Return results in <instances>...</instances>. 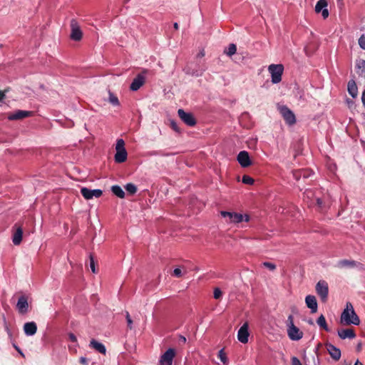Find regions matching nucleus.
Here are the masks:
<instances>
[{
	"mask_svg": "<svg viewBox=\"0 0 365 365\" xmlns=\"http://www.w3.org/2000/svg\"><path fill=\"white\" fill-rule=\"evenodd\" d=\"M305 303L308 308L311 309L312 313H315L317 311V302L314 295H307L305 298Z\"/></svg>",
	"mask_w": 365,
	"mask_h": 365,
	"instance_id": "nucleus-19",
	"label": "nucleus"
},
{
	"mask_svg": "<svg viewBox=\"0 0 365 365\" xmlns=\"http://www.w3.org/2000/svg\"><path fill=\"white\" fill-rule=\"evenodd\" d=\"M237 51V46L234 43H230L227 48V50L225 51V53L228 56H232V55H234Z\"/></svg>",
	"mask_w": 365,
	"mask_h": 365,
	"instance_id": "nucleus-31",
	"label": "nucleus"
},
{
	"mask_svg": "<svg viewBox=\"0 0 365 365\" xmlns=\"http://www.w3.org/2000/svg\"><path fill=\"white\" fill-rule=\"evenodd\" d=\"M16 230L14 231L12 237V242L15 245H19L22 241L23 229L21 226L14 225Z\"/></svg>",
	"mask_w": 365,
	"mask_h": 365,
	"instance_id": "nucleus-17",
	"label": "nucleus"
},
{
	"mask_svg": "<svg viewBox=\"0 0 365 365\" xmlns=\"http://www.w3.org/2000/svg\"><path fill=\"white\" fill-rule=\"evenodd\" d=\"M222 292L220 290V288H215L214 289V292H213V297L215 299H219L222 297Z\"/></svg>",
	"mask_w": 365,
	"mask_h": 365,
	"instance_id": "nucleus-36",
	"label": "nucleus"
},
{
	"mask_svg": "<svg viewBox=\"0 0 365 365\" xmlns=\"http://www.w3.org/2000/svg\"><path fill=\"white\" fill-rule=\"evenodd\" d=\"M268 71L271 74L273 83H278L282 81V76L284 71L282 64H271L268 67Z\"/></svg>",
	"mask_w": 365,
	"mask_h": 365,
	"instance_id": "nucleus-3",
	"label": "nucleus"
},
{
	"mask_svg": "<svg viewBox=\"0 0 365 365\" xmlns=\"http://www.w3.org/2000/svg\"><path fill=\"white\" fill-rule=\"evenodd\" d=\"M287 323L288 327H289V326H292V324H294V318H293L292 315H289L288 317Z\"/></svg>",
	"mask_w": 365,
	"mask_h": 365,
	"instance_id": "nucleus-44",
	"label": "nucleus"
},
{
	"mask_svg": "<svg viewBox=\"0 0 365 365\" xmlns=\"http://www.w3.org/2000/svg\"><path fill=\"white\" fill-rule=\"evenodd\" d=\"M89 346L101 354H106V346L102 343L98 342V341H96L95 339H92L90 341Z\"/></svg>",
	"mask_w": 365,
	"mask_h": 365,
	"instance_id": "nucleus-23",
	"label": "nucleus"
},
{
	"mask_svg": "<svg viewBox=\"0 0 365 365\" xmlns=\"http://www.w3.org/2000/svg\"><path fill=\"white\" fill-rule=\"evenodd\" d=\"M304 51L307 55H310V53L308 52V47H305Z\"/></svg>",
	"mask_w": 365,
	"mask_h": 365,
	"instance_id": "nucleus-53",
	"label": "nucleus"
},
{
	"mask_svg": "<svg viewBox=\"0 0 365 365\" xmlns=\"http://www.w3.org/2000/svg\"><path fill=\"white\" fill-rule=\"evenodd\" d=\"M317 324L321 327L323 329H324L325 331H329V328H328V326H327V322H326V319L325 317H324V315H321L317 320Z\"/></svg>",
	"mask_w": 365,
	"mask_h": 365,
	"instance_id": "nucleus-28",
	"label": "nucleus"
},
{
	"mask_svg": "<svg viewBox=\"0 0 365 365\" xmlns=\"http://www.w3.org/2000/svg\"><path fill=\"white\" fill-rule=\"evenodd\" d=\"M356 73L362 78H365V60H359L356 66Z\"/></svg>",
	"mask_w": 365,
	"mask_h": 365,
	"instance_id": "nucleus-25",
	"label": "nucleus"
},
{
	"mask_svg": "<svg viewBox=\"0 0 365 365\" xmlns=\"http://www.w3.org/2000/svg\"><path fill=\"white\" fill-rule=\"evenodd\" d=\"M262 266L269 269L271 271H274L276 269V265L274 264L269 262H263Z\"/></svg>",
	"mask_w": 365,
	"mask_h": 365,
	"instance_id": "nucleus-35",
	"label": "nucleus"
},
{
	"mask_svg": "<svg viewBox=\"0 0 365 365\" xmlns=\"http://www.w3.org/2000/svg\"><path fill=\"white\" fill-rule=\"evenodd\" d=\"M287 334L290 339L297 341L303 337V332L294 324L289 326Z\"/></svg>",
	"mask_w": 365,
	"mask_h": 365,
	"instance_id": "nucleus-13",
	"label": "nucleus"
},
{
	"mask_svg": "<svg viewBox=\"0 0 365 365\" xmlns=\"http://www.w3.org/2000/svg\"><path fill=\"white\" fill-rule=\"evenodd\" d=\"M237 160L242 168H247L252 164V160L250 158L248 152L245 150L240 151L237 157Z\"/></svg>",
	"mask_w": 365,
	"mask_h": 365,
	"instance_id": "nucleus-12",
	"label": "nucleus"
},
{
	"mask_svg": "<svg viewBox=\"0 0 365 365\" xmlns=\"http://www.w3.org/2000/svg\"><path fill=\"white\" fill-rule=\"evenodd\" d=\"M5 91H0V101H1L5 98Z\"/></svg>",
	"mask_w": 365,
	"mask_h": 365,
	"instance_id": "nucleus-48",
	"label": "nucleus"
},
{
	"mask_svg": "<svg viewBox=\"0 0 365 365\" xmlns=\"http://www.w3.org/2000/svg\"><path fill=\"white\" fill-rule=\"evenodd\" d=\"M205 56V52L204 51H200L198 54H197V57H200V58H202Z\"/></svg>",
	"mask_w": 365,
	"mask_h": 365,
	"instance_id": "nucleus-50",
	"label": "nucleus"
},
{
	"mask_svg": "<svg viewBox=\"0 0 365 365\" xmlns=\"http://www.w3.org/2000/svg\"><path fill=\"white\" fill-rule=\"evenodd\" d=\"M221 215L224 217H228L230 222L239 223L243 220L248 222L250 217L248 215L243 216L242 214L236 212H230L227 211H222Z\"/></svg>",
	"mask_w": 365,
	"mask_h": 365,
	"instance_id": "nucleus-5",
	"label": "nucleus"
},
{
	"mask_svg": "<svg viewBox=\"0 0 365 365\" xmlns=\"http://www.w3.org/2000/svg\"><path fill=\"white\" fill-rule=\"evenodd\" d=\"M356 349H357V351H360V350H361V344H358V346H357V348H356Z\"/></svg>",
	"mask_w": 365,
	"mask_h": 365,
	"instance_id": "nucleus-54",
	"label": "nucleus"
},
{
	"mask_svg": "<svg viewBox=\"0 0 365 365\" xmlns=\"http://www.w3.org/2000/svg\"><path fill=\"white\" fill-rule=\"evenodd\" d=\"M316 205L320 210H323L328 206L327 202L324 198L317 197L316 198Z\"/></svg>",
	"mask_w": 365,
	"mask_h": 365,
	"instance_id": "nucleus-29",
	"label": "nucleus"
},
{
	"mask_svg": "<svg viewBox=\"0 0 365 365\" xmlns=\"http://www.w3.org/2000/svg\"><path fill=\"white\" fill-rule=\"evenodd\" d=\"M175 29L178 30V28H179V26H178V23H175L174 25H173Z\"/></svg>",
	"mask_w": 365,
	"mask_h": 365,
	"instance_id": "nucleus-51",
	"label": "nucleus"
},
{
	"mask_svg": "<svg viewBox=\"0 0 365 365\" xmlns=\"http://www.w3.org/2000/svg\"><path fill=\"white\" fill-rule=\"evenodd\" d=\"M327 0H319L315 6L316 13L322 12V15L324 19H327L329 16V11L327 9Z\"/></svg>",
	"mask_w": 365,
	"mask_h": 365,
	"instance_id": "nucleus-15",
	"label": "nucleus"
},
{
	"mask_svg": "<svg viewBox=\"0 0 365 365\" xmlns=\"http://www.w3.org/2000/svg\"><path fill=\"white\" fill-rule=\"evenodd\" d=\"M33 114H34L33 111L18 110L15 111L14 113L9 114V115L8 116V119L10 120H21V119H23L25 118L32 116Z\"/></svg>",
	"mask_w": 365,
	"mask_h": 365,
	"instance_id": "nucleus-14",
	"label": "nucleus"
},
{
	"mask_svg": "<svg viewBox=\"0 0 365 365\" xmlns=\"http://www.w3.org/2000/svg\"><path fill=\"white\" fill-rule=\"evenodd\" d=\"M71 26V35L70 37L72 40L78 41L82 38V31L81 30L80 26L78 25L77 21L76 19H71L70 23Z\"/></svg>",
	"mask_w": 365,
	"mask_h": 365,
	"instance_id": "nucleus-7",
	"label": "nucleus"
},
{
	"mask_svg": "<svg viewBox=\"0 0 365 365\" xmlns=\"http://www.w3.org/2000/svg\"><path fill=\"white\" fill-rule=\"evenodd\" d=\"M354 365H363L359 360H356Z\"/></svg>",
	"mask_w": 365,
	"mask_h": 365,
	"instance_id": "nucleus-52",
	"label": "nucleus"
},
{
	"mask_svg": "<svg viewBox=\"0 0 365 365\" xmlns=\"http://www.w3.org/2000/svg\"><path fill=\"white\" fill-rule=\"evenodd\" d=\"M68 339L70 341H71L72 342H76L77 341V338L76 336H75L74 334L73 333H69L68 334Z\"/></svg>",
	"mask_w": 365,
	"mask_h": 365,
	"instance_id": "nucleus-45",
	"label": "nucleus"
},
{
	"mask_svg": "<svg viewBox=\"0 0 365 365\" xmlns=\"http://www.w3.org/2000/svg\"><path fill=\"white\" fill-rule=\"evenodd\" d=\"M171 128L176 132H180V128L177 124V123L174 120H171L170 122Z\"/></svg>",
	"mask_w": 365,
	"mask_h": 365,
	"instance_id": "nucleus-42",
	"label": "nucleus"
},
{
	"mask_svg": "<svg viewBox=\"0 0 365 365\" xmlns=\"http://www.w3.org/2000/svg\"><path fill=\"white\" fill-rule=\"evenodd\" d=\"M218 358L223 364L227 363V358L226 356V353L224 351V349H221L218 352Z\"/></svg>",
	"mask_w": 365,
	"mask_h": 365,
	"instance_id": "nucleus-33",
	"label": "nucleus"
},
{
	"mask_svg": "<svg viewBox=\"0 0 365 365\" xmlns=\"http://www.w3.org/2000/svg\"><path fill=\"white\" fill-rule=\"evenodd\" d=\"M341 323L344 325H359L360 319L356 314L351 302H347L346 309L342 312L340 318Z\"/></svg>",
	"mask_w": 365,
	"mask_h": 365,
	"instance_id": "nucleus-1",
	"label": "nucleus"
},
{
	"mask_svg": "<svg viewBox=\"0 0 365 365\" xmlns=\"http://www.w3.org/2000/svg\"><path fill=\"white\" fill-rule=\"evenodd\" d=\"M111 191L112 192L118 197L119 198H124L125 197V192L123 190L120 186L119 185H113L111 187Z\"/></svg>",
	"mask_w": 365,
	"mask_h": 365,
	"instance_id": "nucleus-26",
	"label": "nucleus"
},
{
	"mask_svg": "<svg viewBox=\"0 0 365 365\" xmlns=\"http://www.w3.org/2000/svg\"><path fill=\"white\" fill-rule=\"evenodd\" d=\"M359 44L360 47L365 50V34L362 35L359 39Z\"/></svg>",
	"mask_w": 365,
	"mask_h": 365,
	"instance_id": "nucleus-41",
	"label": "nucleus"
},
{
	"mask_svg": "<svg viewBox=\"0 0 365 365\" xmlns=\"http://www.w3.org/2000/svg\"><path fill=\"white\" fill-rule=\"evenodd\" d=\"M109 102L113 106H119L120 102L116 96H115L112 92L109 91Z\"/></svg>",
	"mask_w": 365,
	"mask_h": 365,
	"instance_id": "nucleus-32",
	"label": "nucleus"
},
{
	"mask_svg": "<svg viewBox=\"0 0 365 365\" xmlns=\"http://www.w3.org/2000/svg\"><path fill=\"white\" fill-rule=\"evenodd\" d=\"M279 111L286 123L292 125L296 123V118L294 113L286 106L280 107Z\"/></svg>",
	"mask_w": 365,
	"mask_h": 365,
	"instance_id": "nucleus-8",
	"label": "nucleus"
},
{
	"mask_svg": "<svg viewBox=\"0 0 365 365\" xmlns=\"http://www.w3.org/2000/svg\"><path fill=\"white\" fill-rule=\"evenodd\" d=\"M316 292L323 302H327L329 294L328 283L324 280H320L316 285Z\"/></svg>",
	"mask_w": 365,
	"mask_h": 365,
	"instance_id": "nucleus-4",
	"label": "nucleus"
},
{
	"mask_svg": "<svg viewBox=\"0 0 365 365\" xmlns=\"http://www.w3.org/2000/svg\"><path fill=\"white\" fill-rule=\"evenodd\" d=\"M24 331L27 336H32L36 333L37 326L34 322H27L24 326Z\"/></svg>",
	"mask_w": 365,
	"mask_h": 365,
	"instance_id": "nucleus-22",
	"label": "nucleus"
},
{
	"mask_svg": "<svg viewBox=\"0 0 365 365\" xmlns=\"http://www.w3.org/2000/svg\"><path fill=\"white\" fill-rule=\"evenodd\" d=\"M348 92L353 98L357 96L358 88L354 80H351L348 83Z\"/></svg>",
	"mask_w": 365,
	"mask_h": 365,
	"instance_id": "nucleus-24",
	"label": "nucleus"
},
{
	"mask_svg": "<svg viewBox=\"0 0 365 365\" xmlns=\"http://www.w3.org/2000/svg\"><path fill=\"white\" fill-rule=\"evenodd\" d=\"M326 348L330 354L331 357L335 361L339 360L341 357V351L331 344H327Z\"/></svg>",
	"mask_w": 365,
	"mask_h": 365,
	"instance_id": "nucleus-18",
	"label": "nucleus"
},
{
	"mask_svg": "<svg viewBox=\"0 0 365 365\" xmlns=\"http://www.w3.org/2000/svg\"><path fill=\"white\" fill-rule=\"evenodd\" d=\"M339 336L342 339H354L356 337L355 331L353 329H342L338 330Z\"/></svg>",
	"mask_w": 365,
	"mask_h": 365,
	"instance_id": "nucleus-20",
	"label": "nucleus"
},
{
	"mask_svg": "<svg viewBox=\"0 0 365 365\" xmlns=\"http://www.w3.org/2000/svg\"><path fill=\"white\" fill-rule=\"evenodd\" d=\"M115 150V161L117 163H124L127 160L128 153L125 148V142L123 139L117 140Z\"/></svg>",
	"mask_w": 365,
	"mask_h": 365,
	"instance_id": "nucleus-2",
	"label": "nucleus"
},
{
	"mask_svg": "<svg viewBox=\"0 0 365 365\" xmlns=\"http://www.w3.org/2000/svg\"><path fill=\"white\" fill-rule=\"evenodd\" d=\"M125 318L128 324V328L129 329H132L133 320L131 319L128 312H125Z\"/></svg>",
	"mask_w": 365,
	"mask_h": 365,
	"instance_id": "nucleus-37",
	"label": "nucleus"
},
{
	"mask_svg": "<svg viewBox=\"0 0 365 365\" xmlns=\"http://www.w3.org/2000/svg\"><path fill=\"white\" fill-rule=\"evenodd\" d=\"M356 265V262L354 260H348V259H342L338 262L337 267L339 268H343L345 267H354Z\"/></svg>",
	"mask_w": 365,
	"mask_h": 365,
	"instance_id": "nucleus-27",
	"label": "nucleus"
},
{
	"mask_svg": "<svg viewBox=\"0 0 365 365\" xmlns=\"http://www.w3.org/2000/svg\"><path fill=\"white\" fill-rule=\"evenodd\" d=\"M291 361L292 365H302L299 359L296 356H293Z\"/></svg>",
	"mask_w": 365,
	"mask_h": 365,
	"instance_id": "nucleus-43",
	"label": "nucleus"
},
{
	"mask_svg": "<svg viewBox=\"0 0 365 365\" xmlns=\"http://www.w3.org/2000/svg\"><path fill=\"white\" fill-rule=\"evenodd\" d=\"M361 101H362L364 106L365 107V90L362 93Z\"/></svg>",
	"mask_w": 365,
	"mask_h": 365,
	"instance_id": "nucleus-47",
	"label": "nucleus"
},
{
	"mask_svg": "<svg viewBox=\"0 0 365 365\" xmlns=\"http://www.w3.org/2000/svg\"><path fill=\"white\" fill-rule=\"evenodd\" d=\"M125 189L130 195L135 194L138 190L136 185H135L133 183L126 184L125 186Z\"/></svg>",
	"mask_w": 365,
	"mask_h": 365,
	"instance_id": "nucleus-30",
	"label": "nucleus"
},
{
	"mask_svg": "<svg viewBox=\"0 0 365 365\" xmlns=\"http://www.w3.org/2000/svg\"><path fill=\"white\" fill-rule=\"evenodd\" d=\"M294 175L295 176L296 179H297V180L299 178V176L303 175L304 178H307L308 176L306 170L297 171L294 174Z\"/></svg>",
	"mask_w": 365,
	"mask_h": 365,
	"instance_id": "nucleus-39",
	"label": "nucleus"
},
{
	"mask_svg": "<svg viewBox=\"0 0 365 365\" xmlns=\"http://www.w3.org/2000/svg\"><path fill=\"white\" fill-rule=\"evenodd\" d=\"M178 114L180 118L188 126H194L197 121L191 113H186L183 109H179Z\"/></svg>",
	"mask_w": 365,
	"mask_h": 365,
	"instance_id": "nucleus-9",
	"label": "nucleus"
},
{
	"mask_svg": "<svg viewBox=\"0 0 365 365\" xmlns=\"http://www.w3.org/2000/svg\"><path fill=\"white\" fill-rule=\"evenodd\" d=\"M147 73V70H144L142 73H138L136 77L133 79V82L130 86V89L133 91H138L145 82V74Z\"/></svg>",
	"mask_w": 365,
	"mask_h": 365,
	"instance_id": "nucleus-10",
	"label": "nucleus"
},
{
	"mask_svg": "<svg viewBox=\"0 0 365 365\" xmlns=\"http://www.w3.org/2000/svg\"><path fill=\"white\" fill-rule=\"evenodd\" d=\"M180 342H182L185 344L186 342V338L185 336H180Z\"/></svg>",
	"mask_w": 365,
	"mask_h": 365,
	"instance_id": "nucleus-49",
	"label": "nucleus"
},
{
	"mask_svg": "<svg viewBox=\"0 0 365 365\" xmlns=\"http://www.w3.org/2000/svg\"><path fill=\"white\" fill-rule=\"evenodd\" d=\"M80 363L83 365H87L88 364V360L85 357H81L80 358Z\"/></svg>",
	"mask_w": 365,
	"mask_h": 365,
	"instance_id": "nucleus-46",
	"label": "nucleus"
},
{
	"mask_svg": "<svg viewBox=\"0 0 365 365\" xmlns=\"http://www.w3.org/2000/svg\"><path fill=\"white\" fill-rule=\"evenodd\" d=\"M249 332H248V324L245 322L239 329L237 333L238 340L245 344L248 341Z\"/></svg>",
	"mask_w": 365,
	"mask_h": 365,
	"instance_id": "nucleus-16",
	"label": "nucleus"
},
{
	"mask_svg": "<svg viewBox=\"0 0 365 365\" xmlns=\"http://www.w3.org/2000/svg\"><path fill=\"white\" fill-rule=\"evenodd\" d=\"M90 267L93 273L96 272L94 259L91 255H90Z\"/></svg>",
	"mask_w": 365,
	"mask_h": 365,
	"instance_id": "nucleus-40",
	"label": "nucleus"
},
{
	"mask_svg": "<svg viewBox=\"0 0 365 365\" xmlns=\"http://www.w3.org/2000/svg\"><path fill=\"white\" fill-rule=\"evenodd\" d=\"M81 193L86 200L92 199L93 197L98 198L103 195V191L100 189L91 190L87 187H82Z\"/></svg>",
	"mask_w": 365,
	"mask_h": 365,
	"instance_id": "nucleus-11",
	"label": "nucleus"
},
{
	"mask_svg": "<svg viewBox=\"0 0 365 365\" xmlns=\"http://www.w3.org/2000/svg\"><path fill=\"white\" fill-rule=\"evenodd\" d=\"M16 307L20 313L24 314V313L27 312L28 307H29L27 298L25 296L20 297L18 300Z\"/></svg>",
	"mask_w": 365,
	"mask_h": 365,
	"instance_id": "nucleus-21",
	"label": "nucleus"
},
{
	"mask_svg": "<svg viewBox=\"0 0 365 365\" xmlns=\"http://www.w3.org/2000/svg\"><path fill=\"white\" fill-rule=\"evenodd\" d=\"M172 274H173V276H174L175 277H181L183 275L182 272L180 268H175L173 270V272Z\"/></svg>",
	"mask_w": 365,
	"mask_h": 365,
	"instance_id": "nucleus-38",
	"label": "nucleus"
},
{
	"mask_svg": "<svg viewBox=\"0 0 365 365\" xmlns=\"http://www.w3.org/2000/svg\"><path fill=\"white\" fill-rule=\"evenodd\" d=\"M176 351L173 348H169L160 358L158 365H172Z\"/></svg>",
	"mask_w": 365,
	"mask_h": 365,
	"instance_id": "nucleus-6",
	"label": "nucleus"
},
{
	"mask_svg": "<svg viewBox=\"0 0 365 365\" xmlns=\"http://www.w3.org/2000/svg\"><path fill=\"white\" fill-rule=\"evenodd\" d=\"M242 182L246 185H252L254 183V179L249 175H243Z\"/></svg>",
	"mask_w": 365,
	"mask_h": 365,
	"instance_id": "nucleus-34",
	"label": "nucleus"
}]
</instances>
